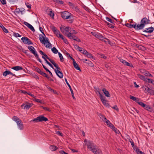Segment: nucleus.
<instances>
[{
  "label": "nucleus",
  "mask_w": 154,
  "mask_h": 154,
  "mask_svg": "<svg viewBox=\"0 0 154 154\" xmlns=\"http://www.w3.org/2000/svg\"><path fill=\"white\" fill-rule=\"evenodd\" d=\"M60 29L61 32L70 39L74 34H77V32L69 26L66 27H61Z\"/></svg>",
  "instance_id": "nucleus-1"
},
{
  "label": "nucleus",
  "mask_w": 154,
  "mask_h": 154,
  "mask_svg": "<svg viewBox=\"0 0 154 154\" xmlns=\"http://www.w3.org/2000/svg\"><path fill=\"white\" fill-rule=\"evenodd\" d=\"M39 29L40 31L42 33L44 36L40 35H39V39L41 43L44 44L46 48H52V45L50 43V41L48 38L45 37V34L42 32L43 31V28L42 27H40Z\"/></svg>",
  "instance_id": "nucleus-2"
},
{
  "label": "nucleus",
  "mask_w": 154,
  "mask_h": 154,
  "mask_svg": "<svg viewBox=\"0 0 154 154\" xmlns=\"http://www.w3.org/2000/svg\"><path fill=\"white\" fill-rule=\"evenodd\" d=\"M84 142L87 148L92 152L97 147V146L91 141L87 140L86 139H85Z\"/></svg>",
  "instance_id": "nucleus-3"
},
{
  "label": "nucleus",
  "mask_w": 154,
  "mask_h": 154,
  "mask_svg": "<svg viewBox=\"0 0 154 154\" xmlns=\"http://www.w3.org/2000/svg\"><path fill=\"white\" fill-rule=\"evenodd\" d=\"M150 21V20L146 17L142 19L140 21L141 23L137 25L138 30L142 29L144 27L145 25L149 23Z\"/></svg>",
  "instance_id": "nucleus-4"
},
{
  "label": "nucleus",
  "mask_w": 154,
  "mask_h": 154,
  "mask_svg": "<svg viewBox=\"0 0 154 154\" xmlns=\"http://www.w3.org/2000/svg\"><path fill=\"white\" fill-rule=\"evenodd\" d=\"M48 120V119L47 118L41 115L32 120V121L37 122L43 121L46 122Z\"/></svg>",
  "instance_id": "nucleus-5"
},
{
  "label": "nucleus",
  "mask_w": 154,
  "mask_h": 154,
  "mask_svg": "<svg viewBox=\"0 0 154 154\" xmlns=\"http://www.w3.org/2000/svg\"><path fill=\"white\" fill-rule=\"evenodd\" d=\"M61 15L64 19H69L71 17V14L68 11H65L61 12Z\"/></svg>",
  "instance_id": "nucleus-6"
},
{
  "label": "nucleus",
  "mask_w": 154,
  "mask_h": 154,
  "mask_svg": "<svg viewBox=\"0 0 154 154\" xmlns=\"http://www.w3.org/2000/svg\"><path fill=\"white\" fill-rule=\"evenodd\" d=\"M51 28L54 34L56 35V36L58 38H60L61 36L63 35L60 32L55 26H52L51 27Z\"/></svg>",
  "instance_id": "nucleus-7"
},
{
  "label": "nucleus",
  "mask_w": 154,
  "mask_h": 154,
  "mask_svg": "<svg viewBox=\"0 0 154 154\" xmlns=\"http://www.w3.org/2000/svg\"><path fill=\"white\" fill-rule=\"evenodd\" d=\"M21 40L25 44L28 45H32L33 44V43L30 40L26 37H23L21 38Z\"/></svg>",
  "instance_id": "nucleus-8"
},
{
  "label": "nucleus",
  "mask_w": 154,
  "mask_h": 154,
  "mask_svg": "<svg viewBox=\"0 0 154 154\" xmlns=\"http://www.w3.org/2000/svg\"><path fill=\"white\" fill-rule=\"evenodd\" d=\"M28 48L31 53L34 54L35 56L38 57V54L34 47L29 46H28Z\"/></svg>",
  "instance_id": "nucleus-9"
},
{
  "label": "nucleus",
  "mask_w": 154,
  "mask_h": 154,
  "mask_svg": "<svg viewBox=\"0 0 154 154\" xmlns=\"http://www.w3.org/2000/svg\"><path fill=\"white\" fill-rule=\"evenodd\" d=\"M32 106V103H25L23 104L21 107L22 108L25 109H28L30 108Z\"/></svg>",
  "instance_id": "nucleus-10"
},
{
  "label": "nucleus",
  "mask_w": 154,
  "mask_h": 154,
  "mask_svg": "<svg viewBox=\"0 0 154 154\" xmlns=\"http://www.w3.org/2000/svg\"><path fill=\"white\" fill-rule=\"evenodd\" d=\"M120 61L122 63L128 66H129L131 67H133V66L132 64H130L128 62H127L125 60H124L121 58H119Z\"/></svg>",
  "instance_id": "nucleus-11"
},
{
  "label": "nucleus",
  "mask_w": 154,
  "mask_h": 154,
  "mask_svg": "<svg viewBox=\"0 0 154 154\" xmlns=\"http://www.w3.org/2000/svg\"><path fill=\"white\" fill-rule=\"evenodd\" d=\"M125 26L131 28H134L136 30H138V28L137 27V25L136 23L135 24H133L132 25L131 24L127 23L125 24Z\"/></svg>",
  "instance_id": "nucleus-12"
},
{
  "label": "nucleus",
  "mask_w": 154,
  "mask_h": 154,
  "mask_svg": "<svg viewBox=\"0 0 154 154\" xmlns=\"http://www.w3.org/2000/svg\"><path fill=\"white\" fill-rule=\"evenodd\" d=\"M8 75H11L13 76H16V75L15 74H13L11 71L9 70H6L3 73V75L5 77Z\"/></svg>",
  "instance_id": "nucleus-13"
},
{
  "label": "nucleus",
  "mask_w": 154,
  "mask_h": 154,
  "mask_svg": "<svg viewBox=\"0 0 154 154\" xmlns=\"http://www.w3.org/2000/svg\"><path fill=\"white\" fill-rule=\"evenodd\" d=\"M18 128L20 130H23L24 128L23 123L21 120L17 121V123Z\"/></svg>",
  "instance_id": "nucleus-14"
},
{
  "label": "nucleus",
  "mask_w": 154,
  "mask_h": 154,
  "mask_svg": "<svg viewBox=\"0 0 154 154\" xmlns=\"http://www.w3.org/2000/svg\"><path fill=\"white\" fill-rule=\"evenodd\" d=\"M65 81L66 82L67 85L69 87V89H70V91H71V94H72V97L73 99H75V98L74 97V95L73 92V91L72 89L71 88V86H70V85H69V83L68 82L66 78L65 79Z\"/></svg>",
  "instance_id": "nucleus-15"
},
{
  "label": "nucleus",
  "mask_w": 154,
  "mask_h": 154,
  "mask_svg": "<svg viewBox=\"0 0 154 154\" xmlns=\"http://www.w3.org/2000/svg\"><path fill=\"white\" fill-rule=\"evenodd\" d=\"M23 24L26 26L27 27H28L29 29H30L33 32L35 31V30L33 26L30 24L25 21L24 22Z\"/></svg>",
  "instance_id": "nucleus-16"
},
{
  "label": "nucleus",
  "mask_w": 154,
  "mask_h": 154,
  "mask_svg": "<svg viewBox=\"0 0 154 154\" xmlns=\"http://www.w3.org/2000/svg\"><path fill=\"white\" fill-rule=\"evenodd\" d=\"M93 152L95 154H103L101 150L98 149L97 146L94 149V150L93 151Z\"/></svg>",
  "instance_id": "nucleus-17"
},
{
  "label": "nucleus",
  "mask_w": 154,
  "mask_h": 154,
  "mask_svg": "<svg viewBox=\"0 0 154 154\" xmlns=\"http://www.w3.org/2000/svg\"><path fill=\"white\" fill-rule=\"evenodd\" d=\"M154 30V28L152 27H149L146 28L143 31V32H146L151 33Z\"/></svg>",
  "instance_id": "nucleus-18"
},
{
  "label": "nucleus",
  "mask_w": 154,
  "mask_h": 154,
  "mask_svg": "<svg viewBox=\"0 0 154 154\" xmlns=\"http://www.w3.org/2000/svg\"><path fill=\"white\" fill-rule=\"evenodd\" d=\"M25 9L23 8H17L15 10V12L17 14L21 13L22 14H23V12L25 11Z\"/></svg>",
  "instance_id": "nucleus-19"
},
{
  "label": "nucleus",
  "mask_w": 154,
  "mask_h": 154,
  "mask_svg": "<svg viewBox=\"0 0 154 154\" xmlns=\"http://www.w3.org/2000/svg\"><path fill=\"white\" fill-rule=\"evenodd\" d=\"M143 89L144 90V92L146 93H149L150 91H152V90L150 89L148 87L146 86H144L143 87Z\"/></svg>",
  "instance_id": "nucleus-20"
},
{
  "label": "nucleus",
  "mask_w": 154,
  "mask_h": 154,
  "mask_svg": "<svg viewBox=\"0 0 154 154\" xmlns=\"http://www.w3.org/2000/svg\"><path fill=\"white\" fill-rule=\"evenodd\" d=\"M11 69L16 71L20 70H22L23 69L22 67L20 66H15L12 67Z\"/></svg>",
  "instance_id": "nucleus-21"
},
{
  "label": "nucleus",
  "mask_w": 154,
  "mask_h": 154,
  "mask_svg": "<svg viewBox=\"0 0 154 154\" xmlns=\"http://www.w3.org/2000/svg\"><path fill=\"white\" fill-rule=\"evenodd\" d=\"M126 138L127 140V141H129L131 143V144L132 146H133L134 145V143L132 139L130 138L129 136L128 135L126 136Z\"/></svg>",
  "instance_id": "nucleus-22"
},
{
  "label": "nucleus",
  "mask_w": 154,
  "mask_h": 154,
  "mask_svg": "<svg viewBox=\"0 0 154 154\" xmlns=\"http://www.w3.org/2000/svg\"><path fill=\"white\" fill-rule=\"evenodd\" d=\"M56 74L58 77L60 78H63V74L62 72L60 71H57V72H55Z\"/></svg>",
  "instance_id": "nucleus-23"
},
{
  "label": "nucleus",
  "mask_w": 154,
  "mask_h": 154,
  "mask_svg": "<svg viewBox=\"0 0 154 154\" xmlns=\"http://www.w3.org/2000/svg\"><path fill=\"white\" fill-rule=\"evenodd\" d=\"M102 91L106 96L107 97H110V94L109 92L105 88H103Z\"/></svg>",
  "instance_id": "nucleus-24"
},
{
  "label": "nucleus",
  "mask_w": 154,
  "mask_h": 154,
  "mask_svg": "<svg viewBox=\"0 0 154 154\" xmlns=\"http://www.w3.org/2000/svg\"><path fill=\"white\" fill-rule=\"evenodd\" d=\"M130 98L131 99L135 101L136 102H138L139 100V98L136 97H135L132 96L131 95L130 96Z\"/></svg>",
  "instance_id": "nucleus-25"
},
{
  "label": "nucleus",
  "mask_w": 154,
  "mask_h": 154,
  "mask_svg": "<svg viewBox=\"0 0 154 154\" xmlns=\"http://www.w3.org/2000/svg\"><path fill=\"white\" fill-rule=\"evenodd\" d=\"M73 65L74 66V67L77 70H79L80 71H81V69L79 67V66L78 64L76 63V62L74 61V62H73Z\"/></svg>",
  "instance_id": "nucleus-26"
},
{
  "label": "nucleus",
  "mask_w": 154,
  "mask_h": 154,
  "mask_svg": "<svg viewBox=\"0 0 154 154\" xmlns=\"http://www.w3.org/2000/svg\"><path fill=\"white\" fill-rule=\"evenodd\" d=\"M58 148L57 147L55 146L51 145L50 146V149L52 151H54L57 150Z\"/></svg>",
  "instance_id": "nucleus-27"
},
{
  "label": "nucleus",
  "mask_w": 154,
  "mask_h": 154,
  "mask_svg": "<svg viewBox=\"0 0 154 154\" xmlns=\"http://www.w3.org/2000/svg\"><path fill=\"white\" fill-rule=\"evenodd\" d=\"M134 149L136 151V152L137 153V154H138L140 151L139 149H138L137 147L136 146H135L134 144V145L133 146H132Z\"/></svg>",
  "instance_id": "nucleus-28"
},
{
  "label": "nucleus",
  "mask_w": 154,
  "mask_h": 154,
  "mask_svg": "<svg viewBox=\"0 0 154 154\" xmlns=\"http://www.w3.org/2000/svg\"><path fill=\"white\" fill-rule=\"evenodd\" d=\"M70 39H73V40L79 42H81V40L74 35Z\"/></svg>",
  "instance_id": "nucleus-29"
},
{
  "label": "nucleus",
  "mask_w": 154,
  "mask_h": 154,
  "mask_svg": "<svg viewBox=\"0 0 154 154\" xmlns=\"http://www.w3.org/2000/svg\"><path fill=\"white\" fill-rule=\"evenodd\" d=\"M93 35L95 36L98 39H99L102 35L98 33H94L93 34Z\"/></svg>",
  "instance_id": "nucleus-30"
},
{
  "label": "nucleus",
  "mask_w": 154,
  "mask_h": 154,
  "mask_svg": "<svg viewBox=\"0 0 154 154\" xmlns=\"http://www.w3.org/2000/svg\"><path fill=\"white\" fill-rule=\"evenodd\" d=\"M103 104L106 106L109 107L110 106L108 102L106 100H103L102 102Z\"/></svg>",
  "instance_id": "nucleus-31"
},
{
  "label": "nucleus",
  "mask_w": 154,
  "mask_h": 154,
  "mask_svg": "<svg viewBox=\"0 0 154 154\" xmlns=\"http://www.w3.org/2000/svg\"><path fill=\"white\" fill-rule=\"evenodd\" d=\"M98 94L99 95L100 98L102 102L103 100H105V97L103 96L100 93V92L98 91Z\"/></svg>",
  "instance_id": "nucleus-32"
},
{
  "label": "nucleus",
  "mask_w": 154,
  "mask_h": 154,
  "mask_svg": "<svg viewBox=\"0 0 154 154\" xmlns=\"http://www.w3.org/2000/svg\"><path fill=\"white\" fill-rule=\"evenodd\" d=\"M61 38L62 40H63V42L66 44H68L69 43V42L67 41V40L65 38L63 35L61 36V37L60 38Z\"/></svg>",
  "instance_id": "nucleus-33"
},
{
  "label": "nucleus",
  "mask_w": 154,
  "mask_h": 154,
  "mask_svg": "<svg viewBox=\"0 0 154 154\" xmlns=\"http://www.w3.org/2000/svg\"><path fill=\"white\" fill-rule=\"evenodd\" d=\"M100 38L99 39L105 42H106L105 40H104V39H106V40H107L108 42L109 41V40L107 38H105L103 36V35H102L101 36V37H100Z\"/></svg>",
  "instance_id": "nucleus-34"
},
{
  "label": "nucleus",
  "mask_w": 154,
  "mask_h": 154,
  "mask_svg": "<svg viewBox=\"0 0 154 154\" xmlns=\"http://www.w3.org/2000/svg\"><path fill=\"white\" fill-rule=\"evenodd\" d=\"M51 51L54 53L55 54H57L58 53V50L55 47H53L51 49Z\"/></svg>",
  "instance_id": "nucleus-35"
},
{
  "label": "nucleus",
  "mask_w": 154,
  "mask_h": 154,
  "mask_svg": "<svg viewBox=\"0 0 154 154\" xmlns=\"http://www.w3.org/2000/svg\"><path fill=\"white\" fill-rule=\"evenodd\" d=\"M54 66L57 69H54V71L55 72H57V71H60L61 70V69L60 67L58 66V65L56 64Z\"/></svg>",
  "instance_id": "nucleus-36"
},
{
  "label": "nucleus",
  "mask_w": 154,
  "mask_h": 154,
  "mask_svg": "<svg viewBox=\"0 0 154 154\" xmlns=\"http://www.w3.org/2000/svg\"><path fill=\"white\" fill-rule=\"evenodd\" d=\"M137 75L138 77L140 79H141L145 81L146 78H145V77L144 76L140 74H138Z\"/></svg>",
  "instance_id": "nucleus-37"
},
{
  "label": "nucleus",
  "mask_w": 154,
  "mask_h": 154,
  "mask_svg": "<svg viewBox=\"0 0 154 154\" xmlns=\"http://www.w3.org/2000/svg\"><path fill=\"white\" fill-rule=\"evenodd\" d=\"M12 119L14 121H15L16 123H17V121H19L20 120V119L19 118H18L17 117L15 116H14L13 117Z\"/></svg>",
  "instance_id": "nucleus-38"
},
{
  "label": "nucleus",
  "mask_w": 154,
  "mask_h": 154,
  "mask_svg": "<svg viewBox=\"0 0 154 154\" xmlns=\"http://www.w3.org/2000/svg\"><path fill=\"white\" fill-rule=\"evenodd\" d=\"M149 111H151V108L148 105H145V106L143 108Z\"/></svg>",
  "instance_id": "nucleus-39"
},
{
  "label": "nucleus",
  "mask_w": 154,
  "mask_h": 154,
  "mask_svg": "<svg viewBox=\"0 0 154 154\" xmlns=\"http://www.w3.org/2000/svg\"><path fill=\"white\" fill-rule=\"evenodd\" d=\"M144 75L146 76L152 77V75L148 71H146L144 72Z\"/></svg>",
  "instance_id": "nucleus-40"
},
{
  "label": "nucleus",
  "mask_w": 154,
  "mask_h": 154,
  "mask_svg": "<svg viewBox=\"0 0 154 154\" xmlns=\"http://www.w3.org/2000/svg\"><path fill=\"white\" fill-rule=\"evenodd\" d=\"M54 2L60 4H63V2L61 0H53Z\"/></svg>",
  "instance_id": "nucleus-41"
},
{
  "label": "nucleus",
  "mask_w": 154,
  "mask_h": 154,
  "mask_svg": "<svg viewBox=\"0 0 154 154\" xmlns=\"http://www.w3.org/2000/svg\"><path fill=\"white\" fill-rule=\"evenodd\" d=\"M99 116H100V118L101 119H102L104 121V120H106V118L103 116V115L100 114L99 115Z\"/></svg>",
  "instance_id": "nucleus-42"
},
{
  "label": "nucleus",
  "mask_w": 154,
  "mask_h": 154,
  "mask_svg": "<svg viewBox=\"0 0 154 154\" xmlns=\"http://www.w3.org/2000/svg\"><path fill=\"white\" fill-rule=\"evenodd\" d=\"M137 103L139 105H140V106L144 108L145 106V104L143 103V102H140L139 101H138V102H137Z\"/></svg>",
  "instance_id": "nucleus-43"
},
{
  "label": "nucleus",
  "mask_w": 154,
  "mask_h": 154,
  "mask_svg": "<svg viewBox=\"0 0 154 154\" xmlns=\"http://www.w3.org/2000/svg\"><path fill=\"white\" fill-rule=\"evenodd\" d=\"M112 130L115 132L117 134H119L120 133L119 131L115 127L112 129Z\"/></svg>",
  "instance_id": "nucleus-44"
},
{
  "label": "nucleus",
  "mask_w": 154,
  "mask_h": 154,
  "mask_svg": "<svg viewBox=\"0 0 154 154\" xmlns=\"http://www.w3.org/2000/svg\"><path fill=\"white\" fill-rule=\"evenodd\" d=\"M86 56L87 57L89 58L93 59V56L92 54L89 53H88L86 55Z\"/></svg>",
  "instance_id": "nucleus-45"
},
{
  "label": "nucleus",
  "mask_w": 154,
  "mask_h": 154,
  "mask_svg": "<svg viewBox=\"0 0 154 154\" xmlns=\"http://www.w3.org/2000/svg\"><path fill=\"white\" fill-rule=\"evenodd\" d=\"M13 35L16 37H20L21 36L19 33L16 32H14L13 33Z\"/></svg>",
  "instance_id": "nucleus-46"
},
{
  "label": "nucleus",
  "mask_w": 154,
  "mask_h": 154,
  "mask_svg": "<svg viewBox=\"0 0 154 154\" xmlns=\"http://www.w3.org/2000/svg\"><path fill=\"white\" fill-rule=\"evenodd\" d=\"M60 59V60L61 61H63V57L62 54L60 52L58 53Z\"/></svg>",
  "instance_id": "nucleus-47"
},
{
  "label": "nucleus",
  "mask_w": 154,
  "mask_h": 154,
  "mask_svg": "<svg viewBox=\"0 0 154 154\" xmlns=\"http://www.w3.org/2000/svg\"><path fill=\"white\" fill-rule=\"evenodd\" d=\"M106 19L108 21H109L110 23H113V22L112 21V20L111 19H110L108 17H106Z\"/></svg>",
  "instance_id": "nucleus-48"
},
{
  "label": "nucleus",
  "mask_w": 154,
  "mask_h": 154,
  "mask_svg": "<svg viewBox=\"0 0 154 154\" xmlns=\"http://www.w3.org/2000/svg\"><path fill=\"white\" fill-rule=\"evenodd\" d=\"M41 75H42V76L45 77H46L48 79L49 78V76H48V75L45 73L44 72H42V74H41Z\"/></svg>",
  "instance_id": "nucleus-49"
},
{
  "label": "nucleus",
  "mask_w": 154,
  "mask_h": 154,
  "mask_svg": "<svg viewBox=\"0 0 154 154\" xmlns=\"http://www.w3.org/2000/svg\"><path fill=\"white\" fill-rule=\"evenodd\" d=\"M35 70L39 73L41 74L42 72L41 70L38 68H35Z\"/></svg>",
  "instance_id": "nucleus-50"
},
{
  "label": "nucleus",
  "mask_w": 154,
  "mask_h": 154,
  "mask_svg": "<svg viewBox=\"0 0 154 154\" xmlns=\"http://www.w3.org/2000/svg\"><path fill=\"white\" fill-rule=\"evenodd\" d=\"M48 60L54 66L56 64L53 60H52L50 58H49Z\"/></svg>",
  "instance_id": "nucleus-51"
},
{
  "label": "nucleus",
  "mask_w": 154,
  "mask_h": 154,
  "mask_svg": "<svg viewBox=\"0 0 154 154\" xmlns=\"http://www.w3.org/2000/svg\"><path fill=\"white\" fill-rule=\"evenodd\" d=\"M106 23L107 24L108 26L110 28H113L114 27V26L111 23H109L107 22H106Z\"/></svg>",
  "instance_id": "nucleus-52"
},
{
  "label": "nucleus",
  "mask_w": 154,
  "mask_h": 154,
  "mask_svg": "<svg viewBox=\"0 0 154 154\" xmlns=\"http://www.w3.org/2000/svg\"><path fill=\"white\" fill-rule=\"evenodd\" d=\"M72 9L74 10L75 11L77 12H78L79 11V9L77 6L75 7L74 6Z\"/></svg>",
  "instance_id": "nucleus-53"
},
{
  "label": "nucleus",
  "mask_w": 154,
  "mask_h": 154,
  "mask_svg": "<svg viewBox=\"0 0 154 154\" xmlns=\"http://www.w3.org/2000/svg\"><path fill=\"white\" fill-rule=\"evenodd\" d=\"M7 1L10 3H13L17 1V0H7Z\"/></svg>",
  "instance_id": "nucleus-54"
},
{
  "label": "nucleus",
  "mask_w": 154,
  "mask_h": 154,
  "mask_svg": "<svg viewBox=\"0 0 154 154\" xmlns=\"http://www.w3.org/2000/svg\"><path fill=\"white\" fill-rule=\"evenodd\" d=\"M42 107L45 110L48 111L49 112L51 111V110H50L49 108L47 107L42 106Z\"/></svg>",
  "instance_id": "nucleus-55"
},
{
  "label": "nucleus",
  "mask_w": 154,
  "mask_h": 154,
  "mask_svg": "<svg viewBox=\"0 0 154 154\" xmlns=\"http://www.w3.org/2000/svg\"><path fill=\"white\" fill-rule=\"evenodd\" d=\"M68 5H69L72 8L74 6V5L73 4H72V3H71L70 2H68Z\"/></svg>",
  "instance_id": "nucleus-56"
},
{
  "label": "nucleus",
  "mask_w": 154,
  "mask_h": 154,
  "mask_svg": "<svg viewBox=\"0 0 154 154\" xmlns=\"http://www.w3.org/2000/svg\"><path fill=\"white\" fill-rule=\"evenodd\" d=\"M25 4H26V7L28 8H29V9L31 8V5L30 4H29L28 3H26Z\"/></svg>",
  "instance_id": "nucleus-57"
},
{
  "label": "nucleus",
  "mask_w": 154,
  "mask_h": 154,
  "mask_svg": "<svg viewBox=\"0 0 154 154\" xmlns=\"http://www.w3.org/2000/svg\"><path fill=\"white\" fill-rule=\"evenodd\" d=\"M152 79H150L148 78H146L145 81L148 83H151V82Z\"/></svg>",
  "instance_id": "nucleus-58"
},
{
  "label": "nucleus",
  "mask_w": 154,
  "mask_h": 154,
  "mask_svg": "<svg viewBox=\"0 0 154 154\" xmlns=\"http://www.w3.org/2000/svg\"><path fill=\"white\" fill-rule=\"evenodd\" d=\"M33 100L35 101L38 103H41V101L40 100L36 99V98H34Z\"/></svg>",
  "instance_id": "nucleus-59"
},
{
  "label": "nucleus",
  "mask_w": 154,
  "mask_h": 154,
  "mask_svg": "<svg viewBox=\"0 0 154 154\" xmlns=\"http://www.w3.org/2000/svg\"><path fill=\"white\" fill-rule=\"evenodd\" d=\"M0 1L2 3L3 5L6 4V2L5 0H0Z\"/></svg>",
  "instance_id": "nucleus-60"
},
{
  "label": "nucleus",
  "mask_w": 154,
  "mask_h": 154,
  "mask_svg": "<svg viewBox=\"0 0 154 154\" xmlns=\"http://www.w3.org/2000/svg\"><path fill=\"white\" fill-rule=\"evenodd\" d=\"M83 7V8H84L87 11H89V9L87 7H86L85 6H84Z\"/></svg>",
  "instance_id": "nucleus-61"
},
{
  "label": "nucleus",
  "mask_w": 154,
  "mask_h": 154,
  "mask_svg": "<svg viewBox=\"0 0 154 154\" xmlns=\"http://www.w3.org/2000/svg\"><path fill=\"white\" fill-rule=\"evenodd\" d=\"M3 28L2 29V30L5 33H7L8 32V30L7 29H6L5 27H3Z\"/></svg>",
  "instance_id": "nucleus-62"
},
{
  "label": "nucleus",
  "mask_w": 154,
  "mask_h": 154,
  "mask_svg": "<svg viewBox=\"0 0 154 154\" xmlns=\"http://www.w3.org/2000/svg\"><path fill=\"white\" fill-rule=\"evenodd\" d=\"M104 121L108 125L109 124V123H110V121H109L108 120H107L106 119V120H104Z\"/></svg>",
  "instance_id": "nucleus-63"
},
{
  "label": "nucleus",
  "mask_w": 154,
  "mask_h": 154,
  "mask_svg": "<svg viewBox=\"0 0 154 154\" xmlns=\"http://www.w3.org/2000/svg\"><path fill=\"white\" fill-rule=\"evenodd\" d=\"M59 152L61 154H69L66 152H65L63 150H61L59 151Z\"/></svg>",
  "instance_id": "nucleus-64"
}]
</instances>
